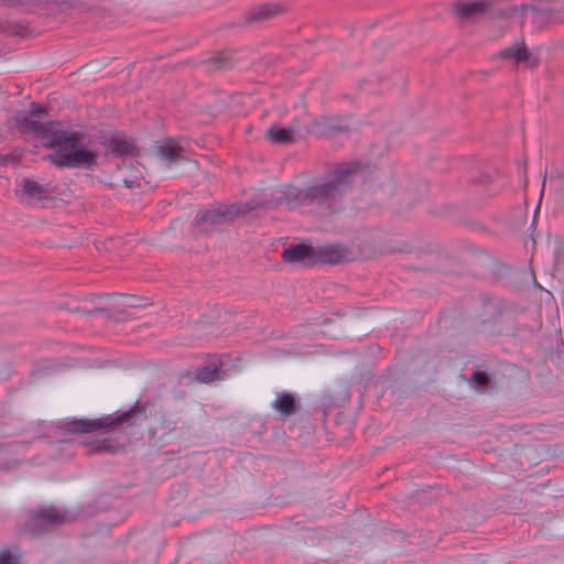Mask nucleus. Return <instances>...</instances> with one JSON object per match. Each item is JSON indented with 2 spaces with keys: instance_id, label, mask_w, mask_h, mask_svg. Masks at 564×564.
Wrapping results in <instances>:
<instances>
[{
  "instance_id": "obj_9",
  "label": "nucleus",
  "mask_w": 564,
  "mask_h": 564,
  "mask_svg": "<svg viewBox=\"0 0 564 564\" xmlns=\"http://www.w3.org/2000/svg\"><path fill=\"white\" fill-rule=\"evenodd\" d=\"M161 158L169 164L177 163L185 159L184 149L174 141H169L159 148Z\"/></svg>"
},
{
  "instance_id": "obj_17",
  "label": "nucleus",
  "mask_w": 564,
  "mask_h": 564,
  "mask_svg": "<svg viewBox=\"0 0 564 564\" xmlns=\"http://www.w3.org/2000/svg\"><path fill=\"white\" fill-rule=\"evenodd\" d=\"M529 56H530V53L525 48L518 47L514 51L513 58H514L516 63L518 64V63L527 61L529 58Z\"/></svg>"
},
{
  "instance_id": "obj_3",
  "label": "nucleus",
  "mask_w": 564,
  "mask_h": 564,
  "mask_svg": "<svg viewBox=\"0 0 564 564\" xmlns=\"http://www.w3.org/2000/svg\"><path fill=\"white\" fill-rule=\"evenodd\" d=\"M247 208L242 205H219L212 209L202 212L199 223L204 230L208 231L213 228L232 221L237 216L243 215Z\"/></svg>"
},
{
  "instance_id": "obj_7",
  "label": "nucleus",
  "mask_w": 564,
  "mask_h": 564,
  "mask_svg": "<svg viewBox=\"0 0 564 564\" xmlns=\"http://www.w3.org/2000/svg\"><path fill=\"white\" fill-rule=\"evenodd\" d=\"M346 250L338 245H327L315 248V263L336 264L345 259Z\"/></svg>"
},
{
  "instance_id": "obj_14",
  "label": "nucleus",
  "mask_w": 564,
  "mask_h": 564,
  "mask_svg": "<svg viewBox=\"0 0 564 564\" xmlns=\"http://www.w3.org/2000/svg\"><path fill=\"white\" fill-rule=\"evenodd\" d=\"M111 151L119 155L129 154L133 151V145L131 142L124 139L115 138L111 140Z\"/></svg>"
},
{
  "instance_id": "obj_20",
  "label": "nucleus",
  "mask_w": 564,
  "mask_h": 564,
  "mask_svg": "<svg viewBox=\"0 0 564 564\" xmlns=\"http://www.w3.org/2000/svg\"><path fill=\"white\" fill-rule=\"evenodd\" d=\"M43 108L35 104V102H32L31 106H30V112L32 116H40L41 113H43Z\"/></svg>"
},
{
  "instance_id": "obj_10",
  "label": "nucleus",
  "mask_w": 564,
  "mask_h": 564,
  "mask_svg": "<svg viewBox=\"0 0 564 564\" xmlns=\"http://www.w3.org/2000/svg\"><path fill=\"white\" fill-rule=\"evenodd\" d=\"M21 186L26 196L36 200L46 198L50 195L48 185H42L31 180H23Z\"/></svg>"
},
{
  "instance_id": "obj_2",
  "label": "nucleus",
  "mask_w": 564,
  "mask_h": 564,
  "mask_svg": "<svg viewBox=\"0 0 564 564\" xmlns=\"http://www.w3.org/2000/svg\"><path fill=\"white\" fill-rule=\"evenodd\" d=\"M358 175V163L350 162L338 165L327 182L310 186L303 193L299 192V204L316 206L322 212H334L337 209L343 194Z\"/></svg>"
},
{
  "instance_id": "obj_12",
  "label": "nucleus",
  "mask_w": 564,
  "mask_h": 564,
  "mask_svg": "<svg viewBox=\"0 0 564 564\" xmlns=\"http://www.w3.org/2000/svg\"><path fill=\"white\" fill-rule=\"evenodd\" d=\"M267 137L273 143L285 144L291 143L293 141V131L289 129H283L278 126H272L268 132Z\"/></svg>"
},
{
  "instance_id": "obj_18",
  "label": "nucleus",
  "mask_w": 564,
  "mask_h": 564,
  "mask_svg": "<svg viewBox=\"0 0 564 564\" xmlns=\"http://www.w3.org/2000/svg\"><path fill=\"white\" fill-rule=\"evenodd\" d=\"M471 380L478 383L479 386H485L488 382V376L481 371H475L471 376Z\"/></svg>"
},
{
  "instance_id": "obj_16",
  "label": "nucleus",
  "mask_w": 564,
  "mask_h": 564,
  "mask_svg": "<svg viewBox=\"0 0 564 564\" xmlns=\"http://www.w3.org/2000/svg\"><path fill=\"white\" fill-rule=\"evenodd\" d=\"M0 564H19V557L9 550H2L0 551Z\"/></svg>"
},
{
  "instance_id": "obj_8",
  "label": "nucleus",
  "mask_w": 564,
  "mask_h": 564,
  "mask_svg": "<svg viewBox=\"0 0 564 564\" xmlns=\"http://www.w3.org/2000/svg\"><path fill=\"white\" fill-rule=\"evenodd\" d=\"M272 408L282 415H292L296 412V401L293 394L288 392L278 393Z\"/></svg>"
},
{
  "instance_id": "obj_4",
  "label": "nucleus",
  "mask_w": 564,
  "mask_h": 564,
  "mask_svg": "<svg viewBox=\"0 0 564 564\" xmlns=\"http://www.w3.org/2000/svg\"><path fill=\"white\" fill-rule=\"evenodd\" d=\"M128 416L129 412H126L116 419L102 417L99 420H73L67 423V430L72 433H87L122 422Z\"/></svg>"
},
{
  "instance_id": "obj_13",
  "label": "nucleus",
  "mask_w": 564,
  "mask_h": 564,
  "mask_svg": "<svg viewBox=\"0 0 564 564\" xmlns=\"http://www.w3.org/2000/svg\"><path fill=\"white\" fill-rule=\"evenodd\" d=\"M486 4L484 2L458 3L455 8L456 13L462 18H471L484 12Z\"/></svg>"
},
{
  "instance_id": "obj_6",
  "label": "nucleus",
  "mask_w": 564,
  "mask_h": 564,
  "mask_svg": "<svg viewBox=\"0 0 564 564\" xmlns=\"http://www.w3.org/2000/svg\"><path fill=\"white\" fill-rule=\"evenodd\" d=\"M67 513L59 511L55 507L41 509L33 518L32 523L35 527L46 529L47 527L58 525L69 521Z\"/></svg>"
},
{
  "instance_id": "obj_21",
  "label": "nucleus",
  "mask_w": 564,
  "mask_h": 564,
  "mask_svg": "<svg viewBox=\"0 0 564 564\" xmlns=\"http://www.w3.org/2000/svg\"><path fill=\"white\" fill-rule=\"evenodd\" d=\"M514 47H508L500 52V56L503 58H510L514 56Z\"/></svg>"
},
{
  "instance_id": "obj_15",
  "label": "nucleus",
  "mask_w": 564,
  "mask_h": 564,
  "mask_svg": "<svg viewBox=\"0 0 564 564\" xmlns=\"http://www.w3.org/2000/svg\"><path fill=\"white\" fill-rule=\"evenodd\" d=\"M276 8L270 4L262 6L252 13V19H268L276 13Z\"/></svg>"
},
{
  "instance_id": "obj_1",
  "label": "nucleus",
  "mask_w": 564,
  "mask_h": 564,
  "mask_svg": "<svg viewBox=\"0 0 564 564\" xmlns=\"http://www.w3.org/2000/svg\"><path fill=\"white\" fill-rule=\"evenodd\" d=\"M22 128L42 135L51 147L56 148L47 159L58 167H89L96 162V152L78 145V132L59 130L53 122L43 124L32 119H24Z\"/></svg>"
},
{
  "instance_id": "obj_5",
  "label": "nucleus",
  "mask_w": 564,
  "mask_h": 564,
  "mask_svg": "<svg viewBox=\"0 0 564 564\" xmlns=\"http://www.w3.org/2000/svg\"><path fill=\"white\" fill-rule=\"evenodd\" d=\"M282 259L285 263L312 265L315 264V248L304 245L290 246L283 250Z\"/></svg>"
},
{
  "instance_id": "obj_19",
  "label": "nucleus",
  "mask_w": 564,
  "mask_h": 564,
  "mask_svg": "<svg viewBox=\"0 0 564 564\" xmlns=\"http://www.w3.org/2000/svg\"><path fill=\"white\" fill-rule=\"evenodd\" d=\"M530 13H531L532 22L535 24L540 23L545 17V13L542 10H539L535 8H532Z\"/></svg>"
},
{
  "instance_id": "obj_11",
  "label": "nucleus",
  "mask_w": 564,
  "mask_h": 564,
  "mask_svg": "<svg viewBox=\"0 0 564 564\" xmlns=\"http://www.w3.org/2000/svg\"><path fill=\"white\" fill-rule=\"evenodd\" d=\"M195 378L197 381L203 383H210L215 380H218L220 378L218 373V364L213 361L197 369L195 372Z\"/></svg>"
}]
</instances>
